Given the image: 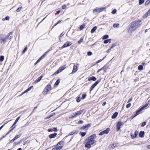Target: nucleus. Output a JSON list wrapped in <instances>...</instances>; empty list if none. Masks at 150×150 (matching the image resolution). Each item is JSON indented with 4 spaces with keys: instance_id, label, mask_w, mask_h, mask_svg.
<instances>
[{
    "instance_id": "1",
    "label": "nucleus",
    "mask_w": 150,
    "mask_h": 150,
    "mask_svg": "<svg viewBox=\"0 0 150 150\" xmlns=\"http://www.w3.org/2000/svg\"><path fill=\"white\" fill-rule=\"evenodd\" d=\"M96 136L95 134H93L87 137L84 141V144L86 148L89 149L91 147V145L96 142L95 140Z\"/></svg>"
},
{
    "instance_id": "2",
    "label": "nucleus",
    "mask_w": 150,
    "mask_h": 150,
    "mask_svg": "<svg viewBox=\"0 0 150 150\" xmlns=\"http://www.w3.org/2000/svg\"><path fill=\"white\" fill-rule=\"evenodd\" d=\"M106 8V7H103L94 9L93 11V13L95 14H98L103 11Z\"/></svg>"
},
{
    "instance_id": "3",
    "label": "nucleus",
    "mask_w": 150,
    "mask_h": 150,
    "mask_svg": "<svg viewBox=\"0 0 150 150\" xmlns=\"http://www.w3.org/2000/svg\"><path fill=\"white\" fill-rule=\"evenodd\" d=\"M86 111L85 109H83L81 110L75 112V113L73 114V115H72V118H74L78 116L79 115H80L83 112L85 113Z\"/></svg>"
},
{
    "instance_id": "4",
    "label": "nucleus",
    "mask_w": 150,
    "mask_h": 150,
    "mask_svg": "<svg viewBox=\"0 0 150 150\" xmlns=\"http://www.w3.org/2000/svg\"><path fill=\"white\" fill-rule=\"evenodd\" d=\"M142 23L141 21L139 20H138L134 21L131 24L133 25L134 27L137 29L138 27H139L142 24Z\"/></svg>"
},
{
    "instance_id": "5",
    "label": "nucleus",
    "mask_w": 150,
    "mask_h": 150,
    "mask_svg": "<svg viewBox=\"0 0 150 150\" xmlns=\"http://www.w3.org/2000/svg\"><path fill=\"white\" fill-rule=\"evenodd\" d=\"M6 36L2 35L0 37V43H4L6 42Z\"/></svg>"
},
{
    "instance_id": "6",
    "label": "nucleus",
    "mask_w": 150,
    "mask_h": 150,
    "mask_svg": "<svg viewBox=\"0 0 150 150\" xmlns=\"http://www.w3.org/2000/svg\"><path fill=\"white\" fill-rule=\"evenodd\" d=\"M137 29L131 24L130 27L129 28L128 31L129 33L135 31Z\"/></svg>"
},
{
    "instance_id": "7",
    "label": "nucleus",
    "mask_w": 150,
    "mask_h": 150,
    "mask_svg": "<svg viewBox=\"0 0 150 150\" xmlns=\"http://www.w3.org/2000/svg\"><path fill=\"white\" fill-rule=\"evenodd\" d=\"M71 44L72 43L71 42L69 41H67L64 44V45L62 46L61 48L62 49H63L64 48L69 47L71 45Z\"/></svg>"
},
{
    "instance_id": "8",
    "label": "nucleus",
    "mask_w": 150,
    "mask_h": 150,
    "mask_svg": "<svg viewBox=\"0 0 150 150\" xmlns=\"http://www.w3.org/2000/svg\"><path fill=\"white\" fill-rule=\"evenodd\" d=\"M109 130L110 129L109 128H108L105 130L100 132L99 133V135H102L104 134H107L108 133Z\"/></svg>"
},
{
    "instance_id": "9",
    "label": "nucleus",
    "mask_w": 150,
    "mask_h": 150,
    "mask_svg": "<svg viewBox=\"0 0 150 150\" xmlns=\"http://www.w3.org/2000/svg\"><path fill=\"white\" fill-rule=\"evenodd\" d=\"M74 64L73 68L71 74H73L75 73L77 70V67L79 65L78 64H76V65H75L74 63L73 64Z\"/></svg>"
},
{
    "instance_id": "10",
    "label": "nucleus",
    "mask_w": 150,
    "mask_h": 150,
    "mask_svg": "<svg viewBox=\"0 0 150 150\" xmlns=\"http://www.w3.org/2000/svg\"><path fill=\"white\" fill-rule=\"evenodd\" d=\"M99 81H96L93 84L90 88V91H91L94 88L97 86L99 83Z\"/></svg>"
},
{
    "instance_id": "11",
    "label": "nucleus",
    "mask_w": 150,
    "mask_h": 150,
    "mask_svg": "<svg viewBox=\"0 0 150 150\" xmlns=\"http://www.w3.org/2000/svg\"><path fill=\"white\" fill-rule=\"evenodd\" d=\"M122 123L121 122H118L116 124V127L117 128V131H118L120 129V126L122 125Z\"/></svg>"
},
{
    "instance_id": "12",
    "label": "nucleus",
    "mask_w": 150,
    "mask_h": 150,
    "mask_svg": "<svg viewBox=\"0 0 150 150\" xmlns=\"http://www.w3.org/2000/svg\"><path fill=\"white\" fill-rule=\"evenodd\" d=\"M43 76L41 75V76L38 77V79H37L36 80H35L34 82V83L36 84L39 82L41 79L42 78Z\"/></svg>"
},
{
    "instance_id": "13",
    "label": "nucleus",
    "mask_w": 150,
    "mask_h": 150,
    "mask_svg": "<svg viewBox=\"0 0 150 150\" xmlns=\"http://www.w3.org/2000/svg\"><path fill=\"white\" fill-rule=\"evenodd\" d=\"M12 32H10L8 34L7 36L6 37V39L9 40L11 39L13 37L12 36Z\"/></svg>"
},
{
    "instance_id": "14",
    "label": "nucleus",
    "mask_w": 150,
    "mask_h": 150,
    "mask_svg": "<svg viewBox=\"0 0 150 150\" xmlns=\"http://www.w3.org/2000/svg\"><path fill=\"white\" fill-rule=\"evenodd\" d=\"M91 126V125L90 124H88L87 125H86L85 126H83L81 128L82 129H87L89 127Z\"/></svg>"
},
{
    "instance_id": "15",
    "label": "nucleus",
    "mask_w": 150,
    "mask_h": 150,
    "mask_svg": "<svg viewBox=\"0 0 150 150\" xmlns=\"http://www.w3.org/2000/svg\"><path fill=\"white\" fill-rule=\"evenodd\" d=\"M66 65H64L63 66H62V67H59L58 69V70L59 71V72H61L62 70H64L66 68Z\"/></svg>"
},
{
    "instance_id": "16",
    "label": "nucleus",
    "mask_w": 150,
    "mask_h": 150,
    "mask_svg": "<svg viewBox=\"0 0 150 150\" xmlns=\"http://www.w3.org/2000/svg\"><path fill=\"white\" fill-rule=\"evenodd\" d=\"M88 80L89 81L92 80L93 81H95L96 80V78L95 77V76H92L91 77H89L88 78Z\"/></svg>"
},
{
    "instance_id": "17",
    "label": "nucleus",
    "mask_w": 150,
    "mask_h": 150,
    "mask_svg": "<svg viewBox=\"0 0 150 150\" xmlns=\"http://www.w3.org/2000/svg\"><path fill=\"white\" fill-rule=\"evenodd\" d=\"M150 14V9L149 10L148 12L146 13L145 14H144L143 16V18H146L148 16L149 14Z\"/></svg>"
},
{
    "instance_id": "18",
    "label": "nucleus",
    "mask_w": 150,
    "mask_h": 150,
    "mask_svg": "<svg viewBox=\"0 0 150 150\" xmlns=\"http://www.w3.org/2000/svg\"><path fill=\"white\" fill-rule=\"evenodd\" d=\"M57 135V133H56L52 134L49 135V137L50 139L54 138L56 137Z\"/></svg>"
},
{
    "instance_id": "19",
    "label": "nucleus",
    "mask_w": 150,
    "mask_h": 150,
    "mask_svg": "<svg viewBox=\"0 0 150 150\" xmlns=\"http://www.w3.org/2000/svg\"><path fill=\"white\" fill-rule=\"evenodd\" d=\"M138 134V132L137 131V130L135 131L134 132V134L133 136L132 134L131 135L132 138L133 139L135 138L136 137Z\"/></svg>"
},
{
    "instance_id": "20",
    "label": "nucleus",
    "mask_w": 150,
    "mask_h": 150,
    "mask_svg": "<svg viewBox=\"0 0 150 150\" xmlns=\"http://www.w3.org/2000/svg\"><path fill=\"white\" fill-rule=\"evenodd\" d=\"M118 113L117 112H115L112 116V119H114L118 115Z\"/></svg>"
},
{
    "instance_id": "21",
    "label": "nucleus",
    "mask_w": 150,
    "mask_h": 150,
    "mask_svg": "<svg viewBox=\"0 0 150 150\" xmlns=\"http://www.w3.org/2000/svg\"><path fill=\"white\" fill-rule=\"evenodd\" d=\"M144 132L143 131H141L139 133V136L140 137L142 138L144 137Z\"/></svg>"
},
{
    "instance_id": "22",
    "label": "nucleus",
    "mask_w": 150,
    "mask_h": 150,
    "mask_svg": "<svg viewBox=\"0 0 150 150\" xmlns=\"http://www.w3.org/2000/svg\"><path fill=\"white\" fill-rule=\"evenodd\" d=\"M97 27L96 26H95L93 28L91 29V33H93L95 31H96V30L97 29Z\"/></svg>"
},
{
    "instance_id": "23",
    "label": "nucleus",
    "mask_w": 150,
    "mask_h": 150,
    "mask_svg": "<svg viewBox=\"0 0 150 150\" xmlns=\"http://www.w3.org/2000/svg\"><path fill=\"white\" fill-rule=\"evenodd\" d=\"M20 118V117L19 116L17 118V119L15 120V122H14V123H13V125H12V126H11V127H13V126H14L16 124V123L18 121V120Z\"/></svg>"
},
{
    "instance_id": "24",
    "label": "nucleus",
    "mask_w": 150,
    "mask_h": 150,
    "mask_svg": "<svg viewBox=\"0 0 150 150\" xmlns=\"http://www.w3.org/2000/svg\"><path fill=\"white\" fill-rule=\"evenodd\" d=\"M62 148V145L58 146L57 144L55 148L57 150H60Z\"/></svg>"
},
{
    "instance_id": "25",
    "label": "nucleus",
    "mask_w": 150,
    "mask_h": 150,
    "mask_svg": "<svg viewBox=\"0 0 150 150\" xmlns=\"http://www.w3.org/2000/svg\"><path fill=\"white\" fill-rule=\"evenodd\" d=\"M45 88V90H48L49 91L51 89V86L49 84L48 85L46 86Z\"/></svg>"
},
{
    "instance_id": "26",
    "label": "nucleus",
    "mask_w": 150,
    "mask_h": 150,
    "mask_svg": "<svg viewBox=\"0 0 150 150\" xmlns=\"http://www.w3.org/2000/svg\"><path fill=\"white\" fill-rule=\"evenodd\" d=\"M143 110L141 108L140 109H139V110H137L135 114L137 115H138L140 114V112L142 111Z\"/></svg>"
},
{
    "instance_id": "27",
    "label": "nucleus",
    "mask_w": 150,
    "mask_h": 150,
    "mask_svg": "<svg viewBox=\"0 0 150 150\" xmlns=\"http://www.w3.org/2000/svg\"><path fill=\"white\" fill-rule=\"evenodd\" d=\"M64 142L63 141H60V142L58 143L57 144V145L58 146H61L62 145V146L64 145Z\"/></svg>"
},
{
    "instance_id": "28",
    "label": "nucleus",
    "mask_w": 150,
    "mask_h": 150,
    "mask_svg": "<svg viewBox=\"0 0 150 150\" xmlns=\"http://www.w3.org/2000/svg\"><path fill=\"white\" fill-rule=\"evenodd\" d=\"M111 39H109L108 40H105L104 41V43L105 44H107L108 43V42L109 43H110L111 42Z\"/></svg>"
},
{
    "instance_id": "29",
    "label": "nucleus",
    "mask_w": 150,
    "mask_h": 150,
    "mask_svg": "<svg viewBox=\"0 0 150 150\" xmlns=\"http://www.w3.org/2000/svg\"><path fill=\"white\" fill-rule=\"evenodd\" d=\"M60 80L59 79H58L55 83L54 86H57L58 85V84H59V83L60 82Z\"/></svg>"
},
{
    "instance_id": "30",
    "label": "nucleus",
    "mask_w": 150,
    "mask_h": 150,
    "mask_svg": "<svg viewBox=\"0 0 150 150\" xmlns=\"http://www.w3.org/2000/svg\"><path fill=\"white\" fill-rule=\"evenodd\" d=\"M48 91H49L48 90H45V88L43 92V94L44 95H46L47 93V92H48Z\"/></svg>"
},
{
    "instance_id": "31",
    "label": "nucleus",
    "mask_w": 150,
    "mask_h": 150,
    "mask_svg": "<svg viewBox=\"0 0 150 150\" xmlns=\"http://www.w3.org/2000/svg\"><path fill=\"white\" fill-rule=\"evenodd\" d=\"M143 66L142 65H140L138 67V69L140 71H141L143 69Z\"/></svg>"
},
{
    "instance_id": "32",
    "label": "nucleus",
    "mask_w": 150,
    "mask_h": 150,
    "mask_svg": "<svg viewBox=\"0 0 150 150\" xmlns=\"http://www.w3.org/2000/svg\"><path fill=\"white\" fill-rule=\"evenodd\" d=\"M79 134L81 135V136L82 137H83L86 135V133L85 132H80L79 133Z\"/></svg>"
},
{
    "instance_id": "33",
    "label": "nucleus",
    "mask_w": 150,
    "mask_h": 150,
    "mask_svg": "<svg viewBox=\"0 0 150 150\" xmlns=\"http://www.w3.org/2000/svg\"><path fill=\"white\" fill-rule=\"evenodd\" d=\"M119 144L118 143H113L112 144V147L114 148H115L116 147L118 146Z\"/></svg>"
},
{
    "instance_id": "34",
    "label": "nucleus",
    "mask_w": 150,
    "mask_h": 150,
    "mask_svg": "<svg viewBox=\"0 0 150 150\" xmlns=\"http://www.w3.org/2000/svg\"><path fill=\"white\" fill-rule=\"evenodd\" d=\"M46 55V52L45 54H44L43 55H42L40 58H39V59L41 61L42 59Z\"/></svg>"
},
{
    "instance_id": "35",
    "label": "nucleus",
    "mask_w": 150,
    "mask_h": 150,
    "mask_svg": "<svg viewBox=\"0 0 150 150\" xmlns=\"http://www.w3.org/2000/svg\"><path fill=\"white\" fill-rule=\"evenodd\" d=\"M148 105V103H146L144 105L142 106L141 108L143 110Z\"/></svg>"
},
{
    "instance_id": "36",
    "label": "nucleus",
    "mask_w": 150,
    "mask_h": 150,
    "mask_svg": "<svg viewBox=\"0 0 150 150\" xmlns=\"http://www.w3.org/2000/svg\"><path fill=\"white\" fill-rule=\"evenodd\" d=\"M108 37H109V36L108 35H105L103 37L102 39L103 40H105V39L108 38Z\"/></svg>"
},
{
    "instance_id": "37",
    "label": "nucleus",
    "mask_w": 150,
    "mask_h": 150,
    "mask_svg": "<svg viewBox=\"0 0 150 150\" xmlns=\"http://www.w3.org/2000/svg\"><path fill=\"white\" fill-rule=\"evenodd\" d=\"M21 137V135H17L14 138H13V139H14V140H15V141L17 139H18V138H19V137Z\"/></svg>"
},
{
    "instance_id": "38",
    "label": "nucleus",
    "mask_w": 150,
    "mask_h": 150,
    "mask_svg": "<svg viewBox=\"0 0 150 150\" xmlns=\"http://www.w3.org/2000/svg\"><path fill=\"white\" fill-rule=\"evenodd\" d=\"M33 86H31L29 88H28L26 90H25V92H27L28 91H30L31 89L33 88Z\"/></svg>"
},
{
    "instance_id": "39",
    "label": "nucleus",
    "mask_w": 150,
    "mask_h": 150,
    "mask_svg": "<svg viewBox=\"0 0 150 150\" xmlns=\"http://www.w3.org/2000/svg\"><path fill=\"white\" fill-rule=\"evenodd\" d=\"M85 26V25L84 24H82L81 25L80 27V30H81L83 29Z\"/></svg>"
},
{
    "instance_id": "40",
    "label": "nucleus",
    "mask_w": 150,
    "mask_h": 150,
    "mask_svg": "<svg viewBox=\"0 0 150 150\" xmlns=\"http://www.w3.org/2000/svg\"><path fill=\"white\" fill-rule=\"evenodd\" d=\"M4 59V57L3 56H1L0 57V61L1 62H2Z\"/></svg>"
},
{
    "instance_id": "41",
    "label": "nucleus",
    "mask_w": 150,
    "mask_h": 150,
    "mask_svg": "<svg viewBox=\"0 0 150 150\" xmlns=\"http://www.w3.org/2000/svg\"><path fill=\"white\" fill-rule=\"evenodd\" d=\"M75 132V131H73L71 132H70L69 134V136H71V135H72L73 134H74Z\"/></svg>"
},
{
    "instance_id": "42",
    "label": "nucleus",
    "mask_w": 150,
    "mask_h": 150,
    "mask_svg": "<svg viewBox=\"0 0 150 150\" xmlns=\"http://www.w3.org/2000/svg\"><path fill=\"white\" fill-rule=\"evenodd\" d=\"M139 5H141L143 4L144 1V0H139Z\"/></svg>"
},
{
    "instance_id": "43",
    "label": "nucleus",
    "mask_w": 150,
    "mask_h": 150,
    "mask_svg": "<svg viewBox=\"0 0 150 150\" xmlns=\"http://www.w3.org/2000/svg\"><path fill=\"white\" fill-rule=\"evenodd\" d=\"M9 19V17L8 16H7L5 18H3L2 19L3 21H4L5 20H8Z\"/></svg>"
},
{
    "instance_id": "44",
    "label": "nucleus",
    "mask_w": 150,
    "mask_h": 150,
    "mask_svg": "<svg viewBox=\"0 0 150 150\" xmlns=\"http://www.w3.org/2000/svg\"><path fill=\"white\" fill-rule=\"evenodd\" d=\"M15 127V126L11 129L6 134V135H8Z\"/></svg>"
},
{
    "instance_id": "45",
    "label": "nucleus",
    "mask_w": 150,
    "mask_h": 150,
    "mask_svg": "<svg viewBox=\"0 0 150 150\" xmlns=\"http://www.w3.org/2000/svg\"><path fill=\"white\" fill-rule=\"evenodd\" d=\"M119 25V24L118 23H117V24L115 23V24H113V26L114 28H116V27H117Z\"/></svg>"
},
{
    "instance_id": "46",
    "label": "nucleus",
    "mask_w": 150,
    "mask_h": 150,
    "mask_svg": "<svg viewBox=\"0 0 150 150\" xmlns=\"http://www.w3.org/2000/svg\"><path fill=\"white\" fill-rule=\"evenodd\" d=\"M86 93H85V94H83L81 98L83 99H84L86 97Z\"/></svg>"
},
{
    "instance_id": "47",
    "label": "nucleus",
    "mask_w": 150,
    "mask_h": 150,
    "mask_svg": "<svg viewBox=\"0 0 150 150\" xmlns=\"http://www.w3.org/2000/svg\"><path fill=\"white\" fill-rule=\"evenodd\" d=\"M81 98L80 97H78V98L76 99V101L77 102H79L81 100Z\"/></svg>"
},
{
    "instance_id": "48",
    "label": "nucleus",
    "mask_w": 150,
    "mask_h": 150,
    "mask_svg": "<svg viewBox=\"0 0 150 150\" xmlns=\"http://www.w3.org/2000/svg\"><path fill=\"white\" fill-rule=\"evenodd\" d=\"M87 54L88 56H90L92 54V53L91 51H88L87 52Z\"/></svg>"
},
{
    "instance_id": "49",
    "label": "nucleus",
    "mask_w": 150,
    "mask_h": 150,
    "mask_svg": "<svg viewBox=\"0 0 150 150\" xmlns=\"http://www.w3.org/2000/svg\"><path fill=\"white\" fill-rule=\"evenodd\" d=\"M146 122H142V125H141V126L142 127H144V126H145L146 124Z\"/></svg>"
},
{
    "instance_id": "50",
    "label": "nucleus",
    "mask_w": 150,
    "mask_h": 150,
    "mask_svg": "<svg viewBox=\"0 0 150 150\" xmlns=\"http://www.w3.org/2000/svg\"><path fill=\"white\" fill-rule=\"evenodd\" d=\"M22 7L18 8L16 10V11L17 12H20L22 9Z\"/></svg>"
},
{
    "instance_id": "51",
    "label": "nucleus",
    "mask_w": 150,
    "mask_h": 150,
    "mask_svg": "<svg viewBox=\"0 0 150 150\" xmlns=\"http://www.w3.org/2000/svg\"><path fill=\"white\" fill-rule=\"evenodd\" d=\"M105 58V57H104L103 59H100V60H99L97 61V62H96V64H98L99 62H101L102 61L103 59H104Z\"/></svg>"
},
{
    "instance_id": "52",
    "label": "nucleus",
    "mask_w": 150,
    "mask_h": 150,
    "mask_svg": "<svg viewBox=\"0 0 150 150\" xmlns=\"http://www.w3.org/2000/svg\"><path fill=\"white\" fill-rule=\"evenodd\" d=\"M117 11L115 9H113L112 11V13L113 14H115L116 12Z\"/></svg>"
},
{
    "instance_id": "53",
    "label": "nucleus",
    "mask_w": 150,
    "mask_h": 150,
    "mask_svg": "<svg viewBox=\"0 0 150 150\" xmlns=\"http://www.w3.org/2000/svg\"><path fill=\"white\" fill-rule=\"evenodd\" d=\"M150 1L149 0H147V1H146L145 3V5H148L150 3Z\"/></svg>"
},
{
    "instance_id": "54",
    "label": "nucleus",
    "mask_w": 150,
    "mask_h": 150,
    "mask_svg": "<svg viewBox=\"0 0 150 150\" xmlns=\"http://www.w3.org/2000/svg\"><path fill=\"white\" fill-rule=\"evenodd\" d=\"M131 105V104L130 103H129L126 106V107L127 108H129Z\"/></svg>"
},
{
    "instance_id": "55",
    "label": "nucleus",
    "mask_w": 150,
    "mask_h": 150,
    "mask_svg": "<svg viewBox=\"0 0 150 150\" xmlns=\"http://www.w3.org/2000/svg\"><path fill=\"white\" fill-rule=\"evenodd\" d=\"M83 38H81L80 40L78 41V43L80 44L83 41Z\"/></svg>"
},
{
    "instance_id": "56",
    "label": "nucleus",
    "mask_w": 150,
    "mask_h": 150,
    "mask_svg": "<svg viewBox=\"0 0 150 150\" xmlns=\"http://www.w3.org/2000/svg\"><path fill=\"white\" fill-rule=\"evenodd\" d=\"M27 50V47H25L24 49L23 50V52H22V53H23L24 54L25 53V52H26V51Z\"/></svg>"
},
{
    "instance_id": "57",
    "label": "nucleus",
    "mask_w": 150,
    "mask_h": 150,
    "mask_svg": "<svg viewBox=\"0 0 150 150\" xmlns=\"http://www.w3.org/2000/svg\"><path fill=\"white\" fill-rule=\"evenodd\" d=\"M116 46V43H114L112 44V45L111 46V48H112L114 47L115 46Z\"/></svg>"
},
{
    "instance_id": "58",
    "label": "nucleus",
    "mask_w": 150,
    "mask_h": 150,
    "mask_svg": "<svg viewBox=\"0 0 150 150\" xmlns=\"http://www.w3.org/2000/svg\"><path fill=\"white\" fill-rule=\"evenodd\" d=\"M66 5H63L62 6V8L63 9H65L66 8Z\"/></svg>"
},
{
    "instance_id": "59",
    "label": "nucleus",
    "mask_w": 150,
    "mask_h": 150,
    "mask_svg": "<svg viewBox=\"0 0 150 150\" xmlns=\"http://www.w3.org/2000/svg\"><path fill=\"white\" fill-rule=\"evenodd\" d=\"M59 71L57 70V71H56V72H55L53 74V75H56L57 74H58V73H59Z\"/></svg>"
},
{
    "instance_id": "60",
    "label": "nucleus",
    "mask_w": 150,
    "mask_h": 150,
    "mask_svg": "<svg viewBox=\"0 0 150 150\" xmlns=\"http://www.w3.org/2000/svg\"><path fill=\"white\" fill-rule=\"evenodd\" d=\"M61 21H60V20L58 21V22L56 23V24L54 25L53 27L56 26L58 24H59V23H60L61 22Z\"/></svg>"
},
{
    "instance_id": "61",
    "label": "nucleus",
    "mask_w": 150,
    "mask_h": 150,
    "mask_svg": "<svg viewBox=\"0 0 150 150\" xmlns=\"http://www.w3.org/2000/svg\"><path fill=\"white\" fill-rule=\"evenodd\" d=\"M83 123V121L82 120H80L78 121V124H81Z\"/></svg>"
},
{
    "instance_id": "62",
    "label": "nucleus",
    "mask_w": 150,
    "mask_h": 150,
    "mask_svg": "<svg viewBox=\"0 0 150 150\" xmlns=\"http://www.w3.org/2000/svg\"><path fill=\"white\" fill-rule=\"evenodd\" d=\"M40 60L39 59L35 63L34 65H36L39 62Z\"/></svg>"
},
{
    "instance_id": "63",
    "label": "nucleus",
    "mask_w": 150,
    "mask_h": 150,
    "mask_svg": "<svg viewBox=\"0 0 150 150\" xmlns=\"http://www.w3.org/2000/svg\"><path fill=\"white\" fill-rule=\"evenodd\" d=\"M137 116V115L135 114L134 115L131 116V117L132 118V119H133L134 118L136 117Z\"/></svg>"
},
{
    "instance_id": "64",
    "label": "nucleus",
    "mask_w": 150,
    "mask_h": 150,
    "mask_svg": "<svg viewBox=\"0 0 150 150\" xmlns=\"http://www.w3.org/2000/svg\"><path fill=\"white\" fill-rule=\"evenodd\" d=\"M53 130L55 131V132H57V129L55 127H54L53 129Z\"/></svg>"
}]
</instances>
